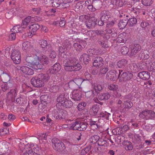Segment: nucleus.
Segmentation results:
<instances>
[{
	"label": "nucleus",
	"instance_id": "1",
	"mask_svg": "<svg viewBox=\"0 0 155 155\" xmlns=\"http://www.w3.org/2000/svg\"><path fill=\"white\" fill-rule=\"evenodd\" d=\"M26 61L31 65V67L36 70L40 69L42 68V66L40 63L42 64H47L49 63L48 58L45 55L38 56L33 54L27 56Z\"/></svg>",
	"mask_w": 155,
	"mask_h": 155
},
{
	"label": "nucleus",
	"instance_id": "2",
	"mask_svg": "<svg viewBox=\"0 0 155 155\" xmlns=\"http://www.w3.org/2000/svg\"><path fill=\"white\" fill-rule=\"evenodd\" d=\"M65 59L63 62L64 70L68 71H78L81 68V66L78 62L77 60L74 58L68 56H65Z\"/></svg>",
	"mask_w": 155,
	"mask_h": 155
},
{
	"label": "nucleus",
	"instance_id": "3",
	"mask_svg": "<svg viewBox=\"0 0 155 155\" xmlns=\"http://www.w3.org/2000/svg\"><path fill=\"white\" fill-rule=\"evenodd\" d=\"M62 85V83L58 81L49 82L46 87L47 90L51 92H55L59 91Z\"/></svg>",
	"mask_w": 155,
	"mask_h": 155
},
{
	"label": "nucleus",
	"instance_id": "4",
	"mask_svg": "<svg viewBox=\"0 0 155 155\" xmlns=\"http://www.w3.org/2000/svg\"><path fill=\"white\" fill-rule=\"evenodd\" d=\"M53 148L55 150L61 151L64 150L65 146L64 143L57 138H54L52 140Z\"/></svg>",
	"mask_w": 155,
	"mask_h": 155
},
{
	"label": "nucleus",
	"instance_id": "5",
	"mask_svg": "<svg viewBox=\"0 0 155 155\" xmlns=\"http://www.w3.org/2000/svg\"><path fill=\"white\" fill-rule=\"evenodd\" d=\"M16 68L18 70L22 72L24 75H30L34 74L33 70L28 66L17 65Z\"/></svg>",
	"mask_w": 155,
	"mask_h": 155
},
{
	"label": "nucleus",
	"instance_id": "6",
	"mask_svg": "<svg viewBox=\"0 0 155 155\" xmlns=\"http://www.w3.org/2000/svg\"><path fill=\"white\" fill-rule=\"evenodd\" d=\"M20 52L18 50H14L13 51L11 58L14 62L16 64H19L21 61Z\"/></svg>",
	"mask_w": 155,
	"mask_h": 155
},
{
	"label": "nucleus",
	"instance_id": "7",
	"mask_svg": "<svg viewBox=\"0 0 155 155\" xmlns=\"http://www.w3.org/2000/svg\"><path fill=\"white\" fill-rule=\"evenodd\" d=\"M139 116L142 118L152 119L155 117V113L151 110H145L140 113Z\"/></svg>",
	"mask_w": 155,
	"mask_h": 155
},
{
	"label": "nucleus",
	"instance_id": "8",
	"mask_svg": "<svg viewBox=\"0 0 155 155\" xmlns=\"http://www.w3.org/2000/svg\"><path fill=\"white\" fill-rule=\"evenodd\" d=\"M117 139L120 140V142L124 141L123 144L126 150H131L133 149V146L131 142L127 141H124V137L119 136L117 137Z\"/></svg>",
	"mask_w": 155,
	"mask_h": 155
},
{
	"label": "nucleus",
	"instance_id": "9",
	"mask_svg": "<svg viewBox=\"0 0 155 155\" xmlns=\"http://www.w3.org/2000/svg\"><path fill=\"white\" fill-rule=\"evenodd\" d=\"M39 44L41 47L43 49L45 52H49L51 51V47L50 45L48 44L47 41L45 40H41L39 41Z\"/></svg>",
	"mask_w": 155,
	"mask_h": 155
},
{
	"label": "nucleus",
	"instance_id": "10",
	"mask_svg": "<svg viewBox=\"0 0 155 155\" xmlns=\"http://www.w3.org/2000/svg\"><path fill=\"white\" fill-rule=\"evenodd\" d=\"M130 49V54L131 56L135 55L141 49V47L138 44H135L134 45H130L129 46Z\"/></svg>",
	"mask_w": 155,
	"mask_h": 155
},
{
	"label": "nucleus",
	"instance_id": "11",
	"mask_svg": "<svg viewBox=\"0 0 155 155\" xmlns=\"http://www.w3.org/2000/svg\"><path fill=\"white\" fill-rule=\"evenodd\" d=\"M31 83L34 86L36 87H41L44 85L43 82L38 78V76L36 78H32L31 80Z\"/></svg>",
	"mask_w": 155,
	"mask_h": 155
},
{
	"label": "nucleus",
	"instance_id": "12",
	"mask_svg": "<svg viewBox=\"0 0 155 155\" xmlns=\"http://www.w3.org/2000/svg\"><path fill=\"white\" fill-rule=\"evenodd\" d=\"M69 94L65 93L63 94L59 95L57 97V101L58 102V104L61 105L62 103L67 100L69 98Z\"/></svg>",
	"mask_w": 155,
	"mask_h": 155
},
{
	"label": "nucleus",
	"instance_id": "13",
	"mask_svg": "<svg viewBox=\"0 0 155 155\" xmlns=\"http://www.w3.org/2000/svg\"><path fill=\"white\" fill-rule=\"evenodd\" d=\"M61 69L60 65L58 63H55L53 66H51L47 71L48 74H54L58 72Z\"/></svg>",
	"mask_w": 155,
	"mask_h": 155
},
{
	"label": "nucleus",
	"instance_id": "14",
	"mask_svg": "<svg viewBox=\"0 0 155 155\" xmlns=\"http://www.w3.org/2000/svg\"><path fill=\"white\" fill-rule=\"evenodd\" d=\"M82 94L80 90H74L72 93L71 98L75 101H80L81 98Z\"/></svg>",
	"mask_w": 155,
	"mask_h": 155
},
{
	"label": "nucleus",
	"instance_id": "15",
	"mask_svg": "<svg viewBox=\"0 0 155 155\" xmlns=\"http://www.w3.org/2000/svg\"><path fill=\"white\" fill-rule=\"evenodd\" d=\"M100 18L102 20L104 21L105 22H108L111 20L110 15L108 12L106 11H103L100 14Z\"/></svg>",
	"mask_w": 155,
	"mask_h": 155
},
{
	"label": "nucleus",
	"instance_id": "16",
	"mask_svg": "<svg viewBox=\"0 0 155 155\" xmlns=\"http://www.w3.org/2000/svg\"><path fill=\"white\" fill-rule=\"evenodd\" d=\"M117 73L115 71L113 70L109 71L106 75V78L108 80L114 81L117 78Z\"/></svg>",
	"mask_w": 155,
	"mask_h": 155
},
{
	"label": "nucleus",
	"instance_id": "17",
	"mask_svg": "<svg viewBox=\"0 0 155 155\" xmlns=\"http://www.w3.org/2000/svg\"><path fill=\"white\" fill-rule=\"evenodd\" d=\"M70 46V44L67 41H66L65 43H63L62 45V46H60L59 49V52L61 53V56L65 58V56H66V55L64 54V51L65 50H67L68 48Z\"/></svg>",
	"mask_w": 155,
	"mask_h": 155
},
{
	"label": "nucleus",
	"instance_id": "18",
	"mask_svg": "<svg viewBox=\"0 0 155 155\" xmlns=\"http://www.w3.org/2000/svg\"><path fill=\"white\" fill-rule=\"evenodd\" d=\"M133 77L132 74L129 72L123 73L121 75L120 78V81H125L131 79Z\"/></svg>",
	"mask_w": 155,
	"mask_h": 155
},
{
	"label": "nucleus",
	"instance_id": "19",
	"mask_svg": "<svg viewBox=\"0 0 155 155\" xmlns=\"http://www.w3.org/2000/svg\"><path fill=\"white\" fill-rule=\"evenodd\" d=\"M103 64V60L102 58L97 57L95 58L94 62H93V65L97 68L99 67Z\"/></svg>",
	"mask_w": 155,
	"mask_h": 155
},
{
	"label": "nucleus",
	"instance_id": "20",
	"mask_svg": "<svg viewBox=\"0 0 155 155\" xmlns=\"http://www.w3.org/2000/svg\"><path fill=\"white\" fill-rule=\"evenodd\" d=\"M51 116L54 117V118L56 119H61L64 118V117H63L62 114V111H61L58 112L57 110H54L51 112Z\"/></svg>",
	"mask_w": 155,
	"mask_h": 155
},
{
	"label": "nucleus",
	"instance_id": "21",
	"mask_svg": "<svg viewBox=\"0 0 155 155\" xmlns=\"http://www.w3.org/2000/svg\"><path fill=\"white\" fill-rule=\"evenodd\" d=\"M138 76L141 79L144 80L148 79L150 77V74L146 71H143L139 73Z\"/></svg>",
	"mask_w": 155,
	"mask_h": 155
},
{
	"label": "nucleus",
	"instance_id": "22",
	"mask_svg": "<svg viewBox=\"0 0 155 155\" xmlns=\"http://www.w3.org/2000/svg\"><path fill=\"white\" fill-rule=\"evenodd\" d=\"M28 150H30L31 151H32L33 153H36L39 150V148L36 144H31L28 145L25 147Z\"/></svg>",
	"mask_w": 155,
	"mask_h": 155
},
{
	"label": "nucleus",
	"instance_id": "23",
	"mask_svg": "<svg viewBox=\"0 0 155 155\" xmlns=\"http://www.w3.org/2000/svg\"><path fill=\"white\" fill-rule=\"evenodd\" d=\"M79 60L83 62L84 64H87L88 63V62L90 61L91 58L88 54H84L81 55Z\"/></svg>",
	"mask_w": 155,
	"mask_h": 155
},
{
	"label": "nucleus",
	"instance_id": "24",
	"mask_svg": "<svg viewBox=\"0 0 155 155\" xmlns=\"http://www.w3.org/2000/svg\"><path fill=\"white\" fill-rule=\"evenodd\" d=\"M17 92L18 91L16 88L11 89L7 95L8 97L11 98L15 97L17 94Z\"/></svg>",
	"mask_w": 155,
	"mask_h": 155
},
{
	"label": "nucleus",
	"instance_id": "25",
	"mask_svg": "<svg viewBox=\"0 0 155 155\" xmlns=\"http://www.w3.org/2000/svg\"><path fill=\"white\" fill-rule=\"evenodd\" d=\"M127 64V61L124 59L118 61L117 63V66L118 68L124 69Z\"/></svg>",
	"mask_w": 155,
	"mask_h": 155
},
{
	"label": "nucleus",
	"instance_id": "26",
	"mask_svg": "<svg viewBox=\"0 0 155 155\" xmlns=\"http://www.w3.org/2000/svg\"><path fill=\"white\" fill-rule=\"evenodd\" d=\"M99 109V107L98 104L94 105L90 109V112L93 115H95L97 114Z\"/></svg>",
	"mask_w": 155,
	"mask_h": 155
},
{
	"label": "nucleus",
	"instance_id": "27",
	"mask_svg": "<svg viewBox=\"0 0 155 155\" xmlns=\"http://www.w3.org/2000/svg\"><path fill=\"white\" fill-rule=\"evenodd\" d=\"M1 78L2 81L5 83L9 82L10 80V76L9 74L3 73L1 76Z\"/></svg>",
	"mask_w": 155,
	"mask_h": 155
},
{
	"label": "nucleus",
	"instance_id": "28",
	"mask_svg": "<svg viewBox=\"0 0 155 155\" xmlns=\"http://www.w3.org/2000/svg\"><path fill=\"white\" fill-rule=\"evenodd\" d=\"M31 48L30 44L28 41H25L22 44V49L24 51H28Z\"/></svg>",
	"mask_w": 155,
	"mask_h": 155
},
{
	"label": "nucleus",
	"instance_id": "29",
	"mask_svg": "<svg viewBox=\"0 0 155 155\" xmlns=\"http://www.w3.org/2000/svg\"><path fill=\"white\" fill-rule=\"evenodd\" d=\"M125 33H123L120 34L118 36L116 40L119 43H124V41H126V38L125 37Z\"/></svg>",
	"mask_w": 155,
	"mask_h": 155
},
{
	"label": "nucleus",
	"instance_id": "30",
	"mask_svg": "<svg viewBox=\"0 0 155 155\" xmlns=\"http://www.w3.org/2000/svg\"><path fill=\"white\" fill-rule=\"evenodd\" d=\"M38 78H40L41 80L43 82L44 84L48 81L49 79V76L47 74H41L38 75Z\"/></svg>",
	"mask_w": 155,
	"mask_h": 155
},
{
	"label": "nucleus",
	"instance_id": "31",
	"mask_svg": "<svg viewBox=\"0 0 155 155\" xmlns=\"http://www.w3.org/2000/svg\"><path fill=\"white\" fill-rule=\"evenodd\" d=\"M30 31L33 32L34 34L40 28V26L37 24H34L29 27Z\"/></svg>",
	"mask_w": 155,
	"mask_h": 155
},
{
	"label": "nucleus",
	"instance_id": "32",
	"mask_svg": "<svg viewBox=\"0 0 155 155\" xmlns=\"http://www.w3.org/2000/svg\"><path fill=\"white\" fill-rule=\"evenodd\" d=\"M100 137L97 135H95L91 137L89 139V142L91 143H97Z\"/></svg>",
	"mask_w": 155,
	"mask_h": 155
},
{
	"label": "nucleus",
	"instance_id": "33",
	"mask_svg": "<svg viewBox=\"0 0 155 155\" xmlns=\"http://www.w3.org/2000/svg\"><path fill=\"white\" fill-rule=\"evenodd\" d=\"M13 86V84L9 82L8 83H5L4 84L2 85L1 88L2 90L3 91H5L9 89V88L12 87Z\"/></svg>",
	"mask_w": 155,
	"mask_h": 155
},
{
	"label": "nucleus",
	"instance_id": "34",
	"mask_svg": "<svg viewBox=\"0 0 155 155\" xmlns=\"http://www.w3.org/2000/svg\"><path fill=\"white\" fill-rule=\"evenodd\" d=\"M127 24V20L125 19L119 21L118 26L120 29H123L125 28Z\"/></svg>",
	"mask_w": 155,
	"mask_h": 155
},
{
	"label": "nucleus",
	"instance_id": "35",
	"mask_svg": "<svg viewBox=\"0 0 155 155\" xmlns=\"http://www.w3.org/2000/svg\"><path fill=\"white\" fill-rule=\"evenodd\" d=\"M73 105V103L70 100H66L65 101L62 103L61 106L66 108L71 107Z\"/></svg>",
	"mask_w": 155,
	"mask_h": 155
},
{
	"label": "nucleus",
	"instance_id": "36",
	"mask_svg": "<svg viewBox=\"0 0 155 155\" xmlns=\"http://www.w3.org/2000/svg\"><path fill=\"white\" fill-rule=\"evenodd\" d=\"M110 97V95L108 93L101 94L99 96L98 98L101 101L104 100H108Z\"/></svg>",
	"mask_w": 155,
	"mask_h": 155
},
{
	"label": "nucleus",
	"instance_id": "37",
	"mask_svg": "<svg viewBox=\"0 0 155 155\" xmlns=\"http://www.w3.org/2000/svg\"><path fill=\"white\" fill-rule=\"evenodd\" d=\"M137 22V19L134 17L130 18L128 21H127V24L131 27L133 26Z\"/></svg>",
	"mask_w": 155,
	"mask_h": 155
},
{
	"label": "nucleus",
	"instance_id": "38",
	"mask_svg": "<svg viewBox=\"0 0 155 155\" xmlns=\"http://www.w3.org/2000/svg\"><path fill=\"white\" fill-rule=\"evenodd\" d=\"M109 143V142H107L106 140H104L102 139H100L98 140L97 142L98 145L99 146H107V143Z\"/></svg>",
	"mask_w": 155,
	"mask_h": 155
},
{
	"label": "nucleus",
	"instance_id": "39",
	"mask_svg": "<svg viewBox=\"0 0 155 155\" xmlns=\"http://www.w3.org/2000/svg\"><path fill=\"white\" fill-rule=\"evenodd\" d=\"M142 4L145 6H150L153 3L152 0H141Z\"/></svg>",
	"mask_w": 155,
	"mask_h": 155
},
{
	"label": "nucleus",
	"instance_id": "40",
	"mask_svg": "<svg viewBox=\"0 0 155 155\" xmlns=\"http://www.w3.org/2000/svg\"><path fill=\"white\" fill-rule=\"evenodd\" d=\"M95 93L93 90L87 91L85 93L86 96L88 98H92L95 95Z\"/></svg>",
	"mask_w": 155,
	"mask_h": 155
},
{
	"label": "nucleus",
	"instance_id": "41",
	"mask_svg": "<svg viewBox=\"0 0 155 155\" xmlns=\"http://www.w3.org/2000/svg\"><path fill=\"white\" fill-rule=\"evenodd\" d=\"M110 114L106 111L100 113L99 116L101 117L105 118L106 119H109V117Z\"/></svg>",
	"mask_w": 155,
	"mask_h": 155
},
{
	"label": "nucleus",
	"instance_id": "42",
	"mask_svg": "<svg viewBox=\"0 0 155 155\" xmlns=\"http://www.w3.org/2000/svg\"><path fill=\"white\" fill-rule=\"evenodd\" d=\"M83 81V79L81 78H76L73 80L74 82L79 87L81 85Z\"/></svg>",
	"mask_w": 155,
	"mask_h": 155
},
{
	"label": "nucleus",
	"instance_id": "43",
	"mask_svg": "<svg viewBox=\"0 0 155 155\" xmlns=\"http://www.w3.org/2000/svg\"><path fill=\"white\" fill-rule=\"evenodd\" d=\"M103 88L102 85L96 84L94 85V89L95 91V93L101 90Z\"/></svg>",
	"mask_w": 155,
	"mask_h": 155
},
{
	"label": "nucleus",
	"instance_id": "44",
	"mask_svg": "<svg viewBox=\"0 0 155 155\" xmlns=\"http://www.w3.org/2000/svg\"><path fill=\"white\" fill-rule=\"evenodd\" d=\"M139 57L140 59H147L149 58V55L148 54H145L144 53H141L139 54Z\"/></svg>",
	"mask_w": 155,
	"mask_h": 155
},
{
	"label": "nucleus",
	"instance_id": "45",
	"mask_svg": "<svg viewBox=\"0 0 155 155\" xmlns=\"http://www.w3.org/2000/svg\"><path fill=\"white\" fill-rule=\"evenodd\" d=\"M48 52H49V56L50 58L54 59L56 57L57 54L54 50H52L51 49V51L49 52H46V53Z\"/></svg>",
	"mask_w": 155,
	"mask_h": 155
},
{
	"label": "nucleus",
	"instance_id": "46",
	"mask_svg": "<svg viewBox=\"0 0 155 155\" xmlns=\"http://www.w3.org/2000/svg\"><path fill=\"white\" fill-rule=\"evenodd\" d=\"M86 105V103L84 102H83L79 104L77 106V107L79 110L81 111L84 108Z\"/></svg>",
	"mask_w": 155,
	"mask_h": 155
},
{
	"label": "nucleus",
	"instance_id": "47",
	"mask_svg": "<svg viewBox=\"0 0 155 155\" xmlns=\"http://www.w3.org/2000/svg\"><path fill=\"white\" fill-rule=\"evenodd\" d=\"M74 47L77 51H80L83 48V47L79 43H76L74 45Z\"/></svg>",
	"mask_w": 155,
	"mask_h": 155
},
{
	"label": "nucleus",
	"instance_id": "48",
	"mask_svg": "<svg viewBox=\"0 0 155 155\" xmlns=\"http://www.w3.org/2000/svg\"><path fill=\"white\" fill-rule=\"evenodd\" d=\"M51 4L53 7H58L61 3L59 0H53Z\"/></svg>",
	"mask_w": 155,
	"mask_h": 155
},
{
	"label": "nucleus",
	"instance_id": "49",
	"mask_svg": "<svg viewBox=\"0 0 155 155\" xmlns=\"http://www.w3.org/2000/svg\"><path fill=\"white\" fill-rule=\"evenodd\" d=\"M76 121L73 122L70 124H69L68 125V127L71 130H76Z\"/></svg>",
	"mask_w": 155,
	"mask_h": 155
},
{
	"label": "nucleus",
	"instance_id": "50",
	"mask_svg": "<svg viewBox=\"0 0 155 155\" xmlns=\"http://www.w3.org/2000/svg\"><path fill=\"white\" fill-rule=\"evenodd\" d=\"M108 88L110 90L114 91L118 89V86L116 84H110L109 85Z\"/></svg>",
	"mask_w": 155,
	"mask_h": 155
},
{
	"label": "nucleus",
	"instance_id": "51",
	"mask_svg": "<svg viewBox=\"0 0 155 155\" xmlns=\"http://www.w3.org/2000/svg\"><path fill=\"white\" fill-rule=\"evenodd\" d=\"M124 104L125 106V107L126 108H130L133 105L132 103L129 101H125Z\"/></svg>",
	"mask_w": 155,
	"mask_h": 155
},
{
	"label": "nucleus",
	"instance_id": "52",
	"mask_svg": "<svg viewBox=\"0 0 155 155\" xmlns=\"http://www.w3.org/2000/svg\"><path fill=\"white\" fill-rule=\"evenodd\" d=\"M147 69L148 70L150 71L155 70V62H153L150 64V65H148Z\"/></svg>",
	"mask_w": 155,
	"mask_h": 155
},
{
	"label": "nucleus",
	"instance_id": "53",
	"mask_svg": "<svg viewBox=\"0 0 155 155\" xmlns=\"http://www.w3.org/2000/svg\"><path fill=\"white\" fill-rule=\"evenodd\" d=\"M32 18H31V16L27 17L22 21V22L23 23L28 25L29 23L31 21Z\"/></svg>",
	"mask_w": 155,
	"mask_h": 155
},
{
	"label": "nucleus",
	"instance_id": "54",
	"mask_svg": "<svg viewBox=\"0 0 155 155\" xmlns=\"http://www.w3.org/2000/svg\"><path fill=\"white\" fill-rule=\"evenodd\" d=\"M120 51L123 54L125 55L128 53V49L127 47L123 46L121 48Z\"/></svg>",
	"mask_w": 155,
	"mask_h": 155
},
{
	"label": "nucleus",
	"instance_id": "55",
	"mask_svg": "<svg viewBox=\"0 0 155 155\" xmlns=\"http://www.w3.org/2000/svg\"><path fill=\"white\" fill-rule=\"evenodd\" d=\"M109 69L107 67H104L100 69V72L102 74H105L108 71Z\"/></svg>",
	"mask_w": 155,
	"mask_h": 155
},
{
	"label": "nucleus",
	"instance_id": "56",
	"mask_svg": "<svg viewBox=\"0 0 155 155\" xmlns=\"http://www.w3.org/2000/svg\"><path fill=\"white\" fill-rule=\"evenodd\" d=\"M87 124L86 123H81L80 130H84L87 127Z\"/></svg>",
	"mask_w": 155,
	"mask_h": 155
},
{
	"label": "nucleus",
	"instance_id": "57",
	"mask_svg": "<svg viewBox=\"0 0 155 155\" xmlns=\"http://www.w3.org/2000/svg\"><path fill=\"white\" fill-rule=\"evenodd\" d=\"M115 5L117 8L120 7L123 5V3L121 0H116Z\"/></svg>",
	"mask_w": 155,
	"mask_h": 155
},
{
	"label": "nucleus",
	"instance_id": "58",
	"mask_svg": "<svg viewBox=\"0 0 155 155\" xmlns=\"http://www.w3.org/2000/svg\"><path fill=\"white\" fill-rule=\"evenodd\" d=\"M27 150L22 155H37V153H33L32 151H31L30 150Z\"/></svg>",
	"mask_w": 155,
	"mask_h": 155
},
{
	"label": "nucleus",
	"instance_id": "59",
	"mask_svg": "<svg viewBox=\"0 0 155 155\" xmlns=\"http://www.w3.org/2000/svg\"><path fill=\"white\" fill-rule=\"evenodd\" d=\"M27 150L22 155H37V153H33L32 151H31L30 150Z\"/></svg>",
	"mask_w": 155,
	"mask_h": 155
},
{
	"label": "nucleus",
	"instance_id": "60",
	"mask_svg": "<svg viewBox=\"0 0 155 155\" xmlns=\"http://www.w3.org/2000/svg\"><path fill=\"white\" fill-rule=\"evenodd\" d=\"M147 66L146 63L143 62L140 64L139 67L140 69L144 70L146 69Z\"/></svg>",
	"mask_w": 155,
	"mask_h": 155
},
{
	"label": "nucleus",
	"instance_id": "61",
	"mask_svg": "<svg viewBox=\"0 0 155 155\" xmlns=\"http://www.w3.org/2000/svg\"><path fill=\"white\" fill-rule=\"evenodd\" d=\"M130 10L136 15H137L139 13L140 9L138 8L133 7L131 8Z\"/></svg>",
	"mask_w": 155,
	"mask_h": 155
},
{
	"label": "nucleus",
	"instance_id": "62",
	"mask_svg": "<svg viewBox=\"0 0 155 155\" xmlns=\"http://www.w3.org/2000/svg\"><path fill=\"white\" fill-rule=\"evenodd\" d=\"M23 96L20 95L16 99V102L18 104H20L21 102L23 101Z\"/></svg>",
	"mask_w": 155,
	"mask_h": 155
},
{
	"label": "nucleus",
	"instance_id": "63",
	"mask_svg": "<svg viewBox=\"0 0 155 155\" xmlns=\"http://www.w3.org/2000/svg\"><path fill=\"white\" fill-rule=\"evenodd\" d=\"M90 147L85 148L84 149L82 150L81 152V154L82 155H85L90 149Z\"/></svg>",
	"mask_w": 155,
	"mask_h": 155
},
{
	"label": "nucleus",
	"instance_id": "64",
	"mask_svg": "<svg viewBox=\"0 0 155 155\" xmlns=\"http://www.w3.org/2000/svg\"><path fill=\"white\" fill-rule=\"evenodd\" d=\"M48 134V133L47 132L46 133L41 134L39 137V139L41 140H46L47 139V136Z\"/></svg>",
	"mask_w": 155,
	"mask_h": 155
}]
</instances>
